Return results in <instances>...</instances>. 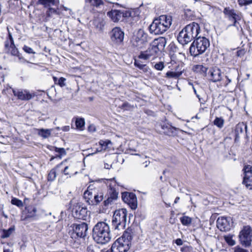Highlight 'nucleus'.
<instances>
[{"mask_svg": "<svg viewBox=\"0 0 252 252\" xmlns=\"http://www.w3.org/2000/svg\"><path fill=\"white\" fill-rule=\"evenodd\" d=\"M238 1L239 4L241 6L246 5V0H238Z\"/></svg>", "mask_w": 252, "mask_h": 252, "instance_id": "nucleus-56", "label": "nucleus"}, {"mask_svg": "<svg viewBox=\"0 0 252 252\" xmlns=\"http://www.w3.org/2000/svg\"><path fill=\"white\" fill-rule=\"evenodd\" d=\"M224 239L225 242L231 246H233L235 245V241L232 239V237L231 235H227L224 236Z\"/></svg>", "mask_w": 252, "mask_h": 252, "instance_id": "nucleus-33", "label": "nucleus"}, {"mask_svg": "<svg viewBox=\"0 0 252 252\" xmlns=\"http://www.w3.org/2000/svg\"><path fill=\"white\" fill-rule=\"evenodd\" d=\"M10 41L7 40L5 43V47L7 49L9 48L8 50H9L10 49Z\"/></svg>", "mask_w": 252, "mask_h": 252, "instance_id": "nucleus-58", "label": "nucleus"}, {"mask_svg": "<svg viewBox=\"0 0 252 252\" xmlns=\"http://www.w3.org/2000/svg\"><path fill=\"white\" fill-rule=\"evenodd\" d=\"M165 44V38L160 37L155 39L147 50L140 52L138 58L144 60H148L151 58H154L158 52L163 49Z\"/></svg>", "mask_w": 252, "mask_h": 252, "instance_id": "nucleus-4", "label": "nucleus"}, {"mask_svg": "<svg viewBox=\"0 0 252 252\" xmlns=\"http://www.w3.org/2000/svg\"><path fill=\"white\" fill-rule=\"evenodd\" d=\"M226 80L224 83V86L226 87L231 82V80L229 79L227 76H225Z\"/></svg>", "mask_w": 252, "mask_h": 252, "instance_id": "nucleus-53", "label": "nucleus"}, {"mask_svg": "<svg viewBox=\"0 0 252 252\" xmlns=\"http://www.w3.org/2000/svg\"><path fill=\"white\" fill-rule=\"evenodd\" d=\"M86 2H89L91 6L97 8H101L104 5L103 0H86Z\"/></svg>", "mask_w": 252, "mask_h": 252, "instance_id": "nucleus-25", "label": "nucleus"}, {"mask_svg": "<svg viewBox=\"0 0 252 252\" xmlns=\"http://www.w3.org/2000/svg\"><path fill=\"white\" fill-rule=\"evenodd\" d=\"M7 30L8 32V37L9 39V41L10 43V46H14V40L12 36V34L8 30V28H7Z\"/></svg>", "mask_w": 252, "mask_h": 252, "instance_id": "nucleus-48", "label": "nucleus"}, {"mask_svg": "<svg viewBox=\"0 0 252 252\" xmlns=\"http://www.w3.org/2000/svg\"><path fill=\"white\" fill-rule=\"evenodd\" d=\"M132 237L131 233L125 231L113 244L111 248L112 252H126L129 249Z\"/></svg>", "mask_w": 252, "mask_h": 252, "instance_id": "nucleus-5", "label": "nucleus"}, {"mask_svg": "<svg viewBox=\"0 0 252 252\" xmlns=\"http://www.w3.org/2000/svg\"><path fill=\"white\" fill-rule=\"evenodd\" d=\"M240 243L245 247H249L252 242V228L249 226H244L239 235Z\"/></svg>", "mask_w": 252, "mask_h": 252, "instance_id": "nucleus-9", "label": "nucleus"}, {"mask_svg": "<svg viewBox=\"0 0 252 252\" xmlns=\"http://www.w3.org/2000/svg\"><path fill=\"white\" fill-rule=\"evenodd\" d=\"M93 238L98 244H105L109 242L111 236L109 225L105 222H98L93 229Z\"/></svg>", "mask_w": 252, "mask_h": 252, "instance_id": "nucleus-2", "label": "nucleus"}, {"mask_svg": "<svg viewBox=\"0 0 252 252\" xmlns=\"http://www.w3.org/2000/svg\"><path fill=\"white\" fill-rule=\"evenodd\" d=\"M213 123L218 128H221L224 126V120L222 117H216Z\"/></svg>", "mask_w": 252, "mask_h": 252, "instance_id": "nucleus-28", "label": "nucleus"}, {"mask_svg": "<svg viewBox=\"0 0 252 252\" xmlns=\"http://www.w3.org/2000/svg\"><path fill=\"white\" fill-rule=\"evenodd\" d=\"M66 79L63 77H61L59 79L58 83H57V85H59L61 87H63L65 86V81Z\"/></svg>", "mask_w": 252, "mask_h": 252, "instance_id": "nucleus-37", "label": "nucleus"}, {"mask_svg": "<svg viewBox=\"0 0 252 252\" xmlns=\"http://www.w3.org/2000/svg\"><path fill=\"white\" fill-rule=\"evenodd\" d=\"M223 12L225 15H227L230 21H234L235 20H241V15L237 14L234 10L225 8L224 9Z\"/></svg>", "mask_w": 252, "mask_h": 252, "instance_id": "nucleus-21", "label": "nucleus"}, {"mask_svg": "<svg viewBox=\"0 0 252 252\" xmlns=\"http://www.w3.org/2000/svg\"><path fill=\"white\" fill-rule=\"evenodd\" d=\"M75 125L77 129L83 130L85 125V120L83 118H77L75 121Z\"/></svg>", "mask_w": 252, "mask_h": 252, "instance_id": "nucleus-29", "label": "nucleus"}, {"mask_svg": "<svg viewBox=\"0 0 252 252\" xmlns=\"http://www.w3.org/2000/svg\"><path fill=\"white\" fill-rule=\"evenodd\" d=\"M175 243L178 246H181V245H183V241H182V240L181 239L178 238V239L176 240Z\"/></svg>", "mask_w": 252, "mask_h": 252, "instance_id": "nucleus-54", "label": "nucleus"}, {"mask_svg": "<svg viewBox=\"0 0 252 252\" xmlns=\"http://www.w3.org/2000/svg\"><path fill=\"white\" fill-rule=\"evenodd\" d=\"M234 252H249L248 250L243 249L240 247H236L235 248Z\"/></svg>", "mask_w": 252, "mask_h": 252, "instance_id": "nucleus-47", "label": "nucleus"}, {"mask_svg": "<svg viewBox=\"0 0 252 252\" xmlns=\"http://www.w3.org/2000/svg\"><path fill=\"white\" fill-rule=\"evenodd\" d=\"M3 252H13V250L11 249L4 248Z\"/></svg>", "mask_w": 252, "mask_h": 252, "instance_id": "nucleus-59", "label": "nucleus"}, {"mask_svg": "<svg viewBox=\"0 0 252 252\" xmlns=\"http://www.w3.org/2000/svg\"><path fill=\"white\" fill-rule=\"evenodd\" d=\"M127 210L122 208L116 210L113 214L112 219V226L117 230L124 229L126 225Z\"/></svg>", "mask_w": 252, "mask_h": 252, "instance_id": "nucleus-7", "label": "nucleus"}, {"mask_svg": "<svg viewBox=\"0 0 252 252\" xmlns=\"http://www.w3.org/2000/svg\"><path fill=\"white\" fill-rule=\"evenodd\" d=\"M130 13L128 11H122L119 10H112L107 12V15L114 22L119 21L123 17L130 16Z\"/></svg>", "mask_w": 252, "mask_h": 252, "instance_id": "nucleus-16", "label": "nucleus"}, {"mask_svg": "<svg viewBox=\"0 0 252 252\" xmlns=\"http://www.w3.org/2000/svg\"><path fill=\"white\" fill-rule=\"evenodd\" d=\"M206 77L208 80L214 83L220 81L222 77L221 71L217 66L211 67Z\"/></svg>", "mask_w": 252, "mask_h": 252, "instance_id": "nucleus-12", "label": "nucleus"}, {"mask_svg": "<svg viewBox=\"0 0 252 252\" xmlns=\"http://www.w3.org/2000/svg\"><path fill=\"white\" fill-rule=\"evenodd\" d=\"M181 222L184 225H189L191 222V219L188 216H183L180 218Z\"/></svg>", "mask_w": 252, "mask_h": 252, "instance_id": "nucleus-31", "label": "nucleus"}, {"mask_svg": "<svg viewBox=\"0 0 252 252\" xmlns=\"http://www.w3.org/2000/svg\"><path fill=\"white\" fill-rule=\"evenodd\" d=\"M209 10L211 13H213L214 15H217L220 13V10L216 7L210 6Z\"/></svg>", "mask_w": 252, "mask_h": 252, "instance_id": "nucleus-36", "label": "nucleus"}, {"mask_svg": "<svg viewBox=\"0 0 252 252\" xmlns=\"http://www.w3.org/2000/svg\"><path fill=\"white\" fill-rule=\"evenodd\" d=\"M154 67L156 70L161 71V70H163V69L164 68L165 66H164V63H163L162 62H160L156 63L154 65Z\"/></svg>", "mask_w": 252, "mask_h": 252, "instance_id": "nucleus-35", "label": "nucleus"}, {"mask_svg": "<svg viewBox=\"0 0 252 252\" xmlns=\"http://www.w3.org/2000/svg\"><path fill=\"white\" fill-rule=\"evenodd\" d=\"M84 197L86 201L91 205H93V200H94V195L92 192L86 190L84 193Z\"/></svg>", "mask_w": 252, "mask_h": 252, "instance_id": "nucleus-24", "label": "nucleus"}, {"mask_svg": "<svg viewBox=\"0 0 252 252\" xmlns=\"http://www.w3.org/2000/svg\"><path fill=\"white\" fill-rule=\"evenodd\" d=\"M69 126H66L62 127L61 129L64 131H69Z\"/></svg>", "mask_w": 252, "mask_h": 252, "instance_id": "nucleus-57", "label": "nucleus"}, {"mask_svg": "<svg viewBox=\"0 0 252 252\" xmlns=\"http://www.w3.org/2000/svg\"><path fill=\"white\" fill-rule=\"evenodd\" d=\"M60 166V165L57 166L55 168L52 169L50 171V173H48V181H53L56 178V168H58Z\"/></svg>", "mask_w": 252, "mask_h": 252, "instance_id": "nucleus-32", "label": "nucleus"}, {"mask_svg": "<svg viewBox=\"0 0 252 252\" xmlns=\"http://www.w3.org/2000/svg\"><path fill=\"white\" fill-rule=\"evenodd\" d=\"M151 40V37L142 29H139L133 41V45L138 48H141L143 46Z\"/></svg>", "mask_w": 252, "mask_h": 252, "instance_id": "nucleus-10", "label": "nucleus"}, {"mask_svg": "<svg viewBox=\"0 0 252 252\" xmlns=\"http://www.w3.org/2000/svg\"><path fill=\"white\" fill-rule=\"evenodd\" d=\"M103 199V194L102 192L97 193L94 194V200H93V205H97Z\"/></svg>", "mask_w": 252, "mask_h": 252, "instance_id": "nucleus-30", "label": "nucleus"}, {"mask_svg": "<svg viewBox=\"0 0 252 252\" xmlns=\"http://www.w3.org/2000/svg\"><path fill=\"white\" fill-rule=\"evenodd\" d=\"M48 0V17L50 15H59L58 10L59 0Z\"/></svg>", "mask_w": 252, "mask_h": 252, "instance_id": "nucleus-20", "label": "nucleus"}, {"mask_svg": "<svg viewBox=\"0 0 252 252\" xmlns=\"http://www.w3.org/2000/svg\"><path fill=\"white\" fill-rule=\"evenodd\" d=\"M172 24L170 16L162 15L156 18L149 27L150 32L154 34H161L166 32Z\"/></svg>", "mask_w": 252, "mask_h": 252, "instance_id": "nucleus-3", "label": "nucleus"}, {"mask_svg": "<svg viewBox=\"0 0 252 252\" xmlns=\"http://www.w3.org/2000/svg\"><path fill=\"white\" fill-rule=\"evenodd\" d=\"M243 170L245 176L243 178V184L247 188L252 189V166L250 165H246Z\"/></svg>", "mask_w": 252, "mask_h": 252, "instance_id": "nucleus-13", "label": "nucleus"}, {"mask_svg": "<svg viewBox=\"0 0 252 252\" xmlns=\"http://www.w3.org/2000/svg\"><path fill=\"white\" fill-rule=\"evenodd\" d=\"M179 200H180V197H177L175 199L174 203H177L179 201Z\"/></svg>", "mask_w": 252, "mask_h": 252, "instance_id": "nucleus-64", "label": "nucleus"}, {"mask_svg": "<svg viewBox=\"0 0 252 252\" xmlns=\"http://www.w3.org/2000/svg\"><path fill=\"white\" fill-rule=\"evenodd\" d=\"M10 48L11 49V53L12 55L14 56H16L18 53L17 49L15 47V45L14 44V46H10Z\"/></svg>", "mask_w": 252, "mask_h": 252, "instance_id": "nucleus-41", "label": "nucleus"}, {"mask_svg": "<svg viewBox=\"0 0 252 252\" xmlns=\"http://www.w3.org/2000/svg\"><path fill=\"white\" fill-rule=\"evenodd\" d=\"M69 167L68 166L64 167L63 172L65 175H69L71 174L70 172L69 171Z\"/></svg>", "mask_w": 252, "mask_h": 252, "instance_id": "nucleus-51", "label": "nucleus"}, {"mask_svg": "<svg viewBox=\"0 0 252 252\" xmlns=\"http://www.w3.org/2000/svg\"><path fill=\"white\" fill-rule=\"evenodd\" d=\"M210 46V41L204 36H199L194 39L189 47L190 55L197 57L204 53Z\"/></svg>", "mask_w": 252, "mask_h": 252, "instance_id": "nucleus-6", "label": "nucleus"}, {"mask_svg": "<svg viewBox=\"0 0 252 252\" xmlns=\"http://www.w3.org/2000/svg\"><path fill=\"white\" fill-rule=\"evenodd\" d=\"M15 229L14 226L10 227L8 229H3L2 230L1 237L3 239L9 237L10 235L14 232Z\"/></svg>", "mask_w": 252, "mask_h": 252, "instance_id": "nucleus-27", "label": "nucleus"}, {"mask_svg": "<svg viewBox=\"0 0 252 252\" xmlns=\"http://www.w3.org/2000/svg\"><path fill=\"white\" fill-rule=\"evenodd\" d=\"M232 220L230 217H219L217 220L218 228L222 231H226L230 229Z\"/></svg>", "mask_w": 252, "mask_h": 252, "instance_id": "nucleus-14", "label": "nucleus"}, {"mask_svg": "<svg viewBox=\"0 0 252 252\" xmlns=\"http://www.w3.org/2000/svg\"><path fill=\"white\" fill-rule=\"evenodd\" d=\"M15 96H17L18 99L21 100H29L33 97L35 94H31L27 91H19L11 89Z\"/></svg>", "mask_w": 252, "mask_h": 252, "instance_id": "nucleus-19", "label": "nucleus"}, {"mask_svg": "<svg viewBox=\"0 0 252 252\" xmlns=\"http://www.w3.org/2000/svg\"><path fill=\"white\" fill-rule=\"evenodd\" d=\"M72 213L74 217L78 219L85 220L88 216L87 208L78 203L73 205Z\"/></svg>", "mask_w": 252, "mask_h": 252, "instance_id": "nucleus-11", "label": "nucleus"}, {"mask_svg": "<svg viewBox=\"0 0 252 252\" xmlns=\"http://www.w3.org/2000/svg\"><path fill=\"white\" fill-rule=\"evenodd\" d=\"M110 142V141H103V140H100L99 142V145H101L102 147L103 146L105 147V148H106V147L107 146L108 143H109Z\"/></svg>", "mask_w": 252, "mask_h": 252, "instance_id": "nucleus-49", "label": "nucleus"}, {"mask_svg": "<svg viewBox=\"0 0 252 252\" xmlns=\"http://www.w3.org/2000/svg\"><path fill=\"white\" fill-rule=\"evenodd\" d=\"M96 247L93 245H89L87 248V252H95Z\"/></svg>", "mask_w": 252, "mask_h": 252, "instance_id": "nucleus-43", "label": "nucleus"}, {"mask_svg": "<svg viewBox=\"0 0 252 252\" xmlns=\"http://www.w3.org/2000/svg\"><path fill=\"white\" fill-rule=\"evenodd\" d=\"M161 128L163 130V132L167 135H172L176 130L175 127L172 126L169 124H164L161 125Z\"/></svg>", "mask_w": 252, "mask_h": 252, "instance_id": "nucleus-22", "label": "nucleus"}, {"mask_svg": "<svg viewBox=\"0 0 252 252\" xmlns=\"http://www.w3.org/2000/svg\"><path fill=\"white\" fill-rule=\"evenodd\" d=\"M240 20H235L233 22V24L232 25L233 26H234L235 27H236V28L237 29L238 31L239 30V29H240V31H242V27H241L240 24H239V21Z\"/></svg>", "mask_w": 252, "mask_h": 252, "instance_id": "nucleus-42", "label": "nucleus"}, {"mask_svg": "<svg viewBox=\"0 0 252 252\" xmlns=\"http://www.w3.org/2000/svg\"><path fill=\"white\" fill-rule=\"evenodd\" d=\"M193 91H194V94H196V96L199 98V95L197 94V92H196V90L195 89V88L193 86Z\"/></svg>", "mask_w": 252, "mask_h": 252, "instance_id": "nucleus-62", "label": "nucleus"}, {"mask_svg": "<svg viewBox=\"0 0 252 252\" xmlns=\"http://www.w3.org/2000/svg\"><path fill=\"white\" fill-rule=\"evenodd\" d=\"M107 185L108 186L107 193V198L103 201L104 205L105 207L111 204L117 199L118 192L116 190L115 187L116 185L119 186V184L115 181V178L107 179Z\"/></svg>", "mask_w": 252, "mask_h": 252, "instance_id": "nucleus-8", "label": "nucleus"}, {"mask_svg": "<svg viewBox=\"0 0 252 252\" xmlns=\"http://www.w3.org/2000/svg\"><path fill=\"white\" fill-rule=\"evenodd\" d=\"M252 3V0H246V5H249Z\"/></svg>", "mask_w": 252, "mask_h": 252, "instance_id": "nucleus-63", "label": "nucleus"}, {"mask_svg": "<svg viewBox=\"0 0 252 252\" xmlns=\"http://www.w3.org/2000/svg\"><path fill=\"white\" fill-rule=\"evenodd\" d=\"M23 50H24L25 52H26V53H29V54H34V52L33 51V49L28 46H26V45H25L24 47H23Z\"/></svg>", "mask_w": 252, "mask_h": 252, "instance_id": "nucleus-39", "label": "nucleus"}, {"mask_svg": "<svg viewBox=\"0 0 252 252\" xmlns=\"http://www.w3.org/2000/svg\"><path fill=\"white\" fill-rule=\"evenodd\" d=\"M37 4H41L44 7H46L47 6V0H38Z\"/></svg>", "mask_w": 252, "mask_h": 252, "instance_id": "nucleus-46", "label": "nucleus"}, {"mask_svg": "<svg viewBox=\"0 0 252 252\" xmlns=\"http://www.w3.org/2000/svg\"><path fill=\"white\" fill-rule=\"evenodd\" d=\"M245 54V51L244 50H240L237 52V56L238 57H241Z\"/></svg>", "mask_w": 252, "mask_h": 252, "instance_id": "nucleus-52", "label": "nucleus"}, {"mask_svg": "<svg viewBox=\"0 0 252 252\" xmlns=\"http://www.w3.org/2000/svg\"><path fill=\"white\" fill-rule=\"evenodd\" d=\"M193 70L196 73H200L206 77L208 74V68L202 64H196L193 66Z\"/></svg>", "mask_w": 252, "mask_h": 252, "instance_id": "nucleus-23", "label": "nucleus"}, {"mask_svg": "<svg viewBox=\"0 0 252 252\" xmlns=\"http://www.w3.org/2000/svg\"><path fill=\"white\" fill-rule=\"evenodd\" d=\"M39 134L44 138L47 137V130L41 129L39 132Z\"/></svg>", "mask_w": 252, "mask_h": 252, "instance_id": "nucleus-45", "label": "nucleus"}, {"mask_svg": "<svg viewBox=\"0 0 252 252\" xmlns=\"http://www.w3.org/2000/svg\"><path fill=\"white\" fill-rule=\"evenodd\" d=\"M88 224L85 222L73 224V230L76 235L80 238H84L88 232Z\"/></svg>", "mask_w": 252, "mask_h": 252, "instance_id": "nucleus-15", "label": "nucleus"}, {"mask_svg": "<svg viewBox=\"0 0 252 252\" xmlns=\"http://www.w3.org/2000/svg\"><path fill=\"white\" fill-rule=\"evenodd\" d=\"M243 126L244 125L243 124H238L236 127V132L239 133V132H240L241 133H242L243 132Z\"/></svg>", "mask_w": 252, "mask_h": 252, "instance_id": "nucleus-38", "label": "nucleus"}, {"mask_svg": "<svg viewBox=\"0 0 252 252\" xmlns=\"http://www.w3.org/2000/svg\"><path fill=\"white\" fill-rule=\"evenodd\" d=\"M200 33L199 25L193 22L187 25L182 29L177 36V40L182 45H186L198 37Z\"/></svg>", "mask_w": 252, "mask_h": 252, "instance_id": "nucleus-1", "label": "nucleus"}, {"mask_svg": "<svg viewBox=\"0 0 252 252\" xmlns=\"http://www.w3.org/2000/svg\"><path fill=\"white\" fill-rule=\"evenodd\" d=\"M124 32L120 28H114L111 31V39L116 44H120L123 41Z\"/></svg>", "mask_w": 252, "mask_h": 252, "instance_id": "nucleus-18", "label": "nucleus"}, {"mask_svg": "<svg viewBox=\"0 0 252 252\" xmlns=\"http://www.w3.org/2000/svg\"><path fill=\"white\" fill-rule=\"evenodd\" d=\"M11 203L18 207H22L23 206V203L22 201L16 198L12 199Z\"/></svg>", "mask_w": 252, "mask_h": 252, "instance_id": "nucleus-34", "label": "nucleus"}, {"mask_svg": "<svg viewBox=\"0 0 252 252\" xmlns=\"http://www.w3.org/2000/svg\"><path fill=\"white\" fill-rule=\"evenodd\" d=\"M182 72H175V71H167L165 75V77L167 79L173 78L177 79L182 75Z\"/></svg>", "mask_w": 252, "mask_h": 252, "instance_id": "nucleus-26", "label": "nucleus"}, {"mask_svg": "<svg viewBox=\"0 0 252 252\" xmlns=\"http://www.w3.org/2000/svg\"><path fill=\"white\" fill-rule=\"evenodd\" d=\"M124 201L128 204L132 209H135L137 206V198L133 193L125 192L122 194Z\"/></svg>", "mask_w": 252, "mask_h": 252, "instance_id": "nucleus-17", "label": "nucleus"}, {"mask_svg": "<svg viewBox=\"0 0 252 252\" xmlns=\"http://www.w3.org/2000/svg\"><path fill=\"white\" fill-rule=\"evenodd\" d=\"M144 64V63H143L142 62H141L140 60L137 59H135L134 60V64L135 66H136L138 68L139 67V65H142Z\"/></svg>", "mask_w": 252, "mask_h": 252, "instance_id": "nucleus-50", "label": "nucleus"}, {"mask_svg": "<svg viewBox=\"0 0 252 252\" xmlns=\"http://www.w3.org/2000/svg\"><path fill=\"white\" fill-rule=\"evenodd\" d=\"M138 68L140 70H142L144 72H147L149 70V68L146 65V64L139 65Z\"/></svg>", "mask_w": 252, "mask_h": 252, "instance_id": "nucleus-40", "label": "nucleus"}, {"mask_svg": "<svg viewBox=\"0 0 252 252\" xmlns=\"http://www.w3.org/2000/svg\"><path fill=\"white\" fill-rule=\"evenodd\" d=\"M56 152H58L60 155H63L65 154V150L63 148H53Z\"/></svg>", "mask_w": 252, "mask_h": 252, "instance_id": "nucleus-44", "label": "nucleus"}, {"mask_svg": "<svg viewBox=\"0 0 252 252\" xmlns=\"http://www.w3.org/2000/svg\"><path fill=\"white\" fill-rule=\"evenodd\" d=\"M88 129L90 131L94 132L96 130L95 127L94 125H91L89 126Z\"/></svg>", "mask_w": 252, "mask_h": 252, "instance_id": "nucleus-55", "label": "nucleus"}, {"mask_svg": "<svg viewBox=\"0 0 252 252\" xmlns=\"http://www.w3.org/2000/svg\"><path fill=\"white\" fill-rule=\"evenodd\" d=\"M53 79L55 82V84H57V83H58V82L59 79L57 77H55V76H53Z\"/></svg>", "mask_w": 252, "mask_h": 252, "instance_id": "nucleus-61", "label": "nucleus"}, {"mask_svg": "<svg viewBox=\"0 0 252 252\" xmlns=\"http://www.w3.org/2000/svg\"><path fill=\"white\" fill-rule=\"evenodd\" d=\"M111 167V165H109L108 163H105L104 164V168L105 169H110Z\"/></svg>", "mask_w": 252, "mask_h": 252, "instance_id": "nucleus-60", "label": "nucleus"}]
</instances>
